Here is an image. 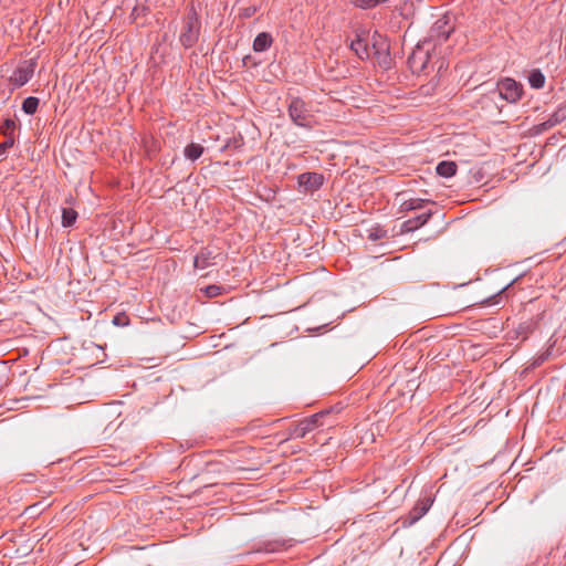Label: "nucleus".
Masks as SVG:
<instances>
[{
  "label": "nucleus",
  "mask_w": 566,
  "mask_h": 566,
  "mask_svg": "<svg viewBox=\"0 0 566 566\" xmlns=\"http://www.w3.org/2000/svg\"><path fill=\"white\" fill-rule=\"evenodd\" d=\"M433 50L430 41H423L412 50L408 57V65L413 74H427L430 69H433L432 59L436 57V54H432Z\"/></svg>",
  "instance_id": "obj_1"
},
{
  "label": "nucleus",
  "mask_w": 566,
  "mask_h": 566,
  "mask_svg": "<svg viewBox=\"0 0 566 566\" xmlns=\"http://www.w3.org/2000/svg\"><path fill=\"white\" fill-rule=\"evenodd\" d=\"M201 23L197 11L191 7L186 13L182 21V29L179 41L184 48H192L199 40Z\"/></svg>",
  "instance_id": "obj_2"
},
{
  "label": "nucleus",
  "mask_w": 566,
  "mask_h": 566,
  "mask_svg": "<svg viewBox=\"0 0 566 566\" xmlns=\"http://www.w3.org/2000/svg\"><path fill=\"white\" fill-rule=\"evenodd\" d=\"M287 112L291 120L295 125L308 129L313 127L314 116L311 114L307 104L300 97H293L291 99Z\"/></svg>",
  "instance_id": "obj_3"
},
{
  "label": "nucleus",
  "mask_w": 566,
  "mask_h": 566,
  "mask_svg": "<svg viewBox=\"0 0 566 566\" xmlns=\"http://www.w3.org/2000/svg\"><path fill=\"white\" fill-rule=\"evenodd\" d=\"M331 415V410H323L308 418L301 420L289 428V438H304L305 434L317 427L324 426V419Z\"/></svg>",
  "instance_id": "obj_4"
},
{
  "label": "nucleus",
  "mask_w": 566,
  "mask_h": 566,
  "mask_svg": "<svg viewBox=\"0 0 566 566\" xmlns=\"http://www.w3.org/2000/svg\"><path fill=\"white\" fill-rule=\"evenodd\" d=\"M500 96L510 103L517 102L523 94V87L513 78H504L497 84Z\"/></svg>",
  "instance_id": "obj_5"
},
{
  "label": "nucleus",
  "mask_w": 566,
  "mask_h": 566,
  "mask_svg": "<svg viewBox=\"0 0 566 566\" xmlns=\"http://www.w3.org/2000/svg\"><path fill=\"white\" fill-rule=\"evenodd\" d=\"M36 63L33 60L24 61L13 72L10 81L17 87H21L27 84L34 74Z\"/></svg>",
  "instance_id": "obj_6"
},
{
  "label": "nucleus",
  "mask_w": 566,
  "mask_h": 566,
  "mask_svg": "<svg viewBox=\"0 0 566 566\" xmlns=\"http://www.w3.org/2000/svg\"><path fill=\"white\" fill-rule=\"evenodd\" d=\"M452 31L453 28L449 24L447 17L438 19L430 29V38L428 41L434 46V43L444 42Z\"/></svg>",
  "instance_id": "obj_7"
},
{
  "label": "nucleus",
  "mask_w": 566,
  "mask_h": 566,
  "mask_svg": "<svg viewBox=\"0 0 566 566\" xmlns=\"http://www.w3.org/2000/svg\"><path fill=\"white\" fill-rule=\"evenodd\" d=\"M350 49L360 60L370 59L374 54L379 53L376 49V43L370 46L367 40L360 36H357L356 40L352 41Z\"/></svg>",
  "instance_id": "obj_8"
},
{
  "label": "nucleus",
  "mask_w": 566,
  "mask_h": 566,
  "mask_svg": "<svg viewBox=\"0 0 566 566\" xmlns=\"http://www.w3.org/2000/svg\"><path fill=\"white\" fill-rule=\"evenodd\" d=\"M432 504V500L429 496H424L419 499L412 510L409 512L407 520L403 522L406 524L408 522L409 525L419 521L430 509Z\"/></svg>",
  "instance_id": "obj_9"
},
{
  "label": "nucleus",
  "mask_w": 566,
  "mask_h": 566,
  "mask_svg": "<svg viewBox=\"0 0 566 566\" xmlns=\"http://www.w3.org/2000/svg\"><path fill=\"white\" fill-rule=\"evenodd\" d=\"M218 255H213L212 251L209 249H202L193 260V265L196 269H207L208 266L216 265V259Z\"/></svg>",
  "instance_id": "obj_10"
},
{
  "label": "nucleus",
  "mask_w": 566,
  "mask_h": 566,
  "mask_svg": "<svg viewBox=\"0 0 566 566\" xmlns=\"http://www.w3.org/2000/svg\"><path fill=\"white\" fill-rule=\"evenodd\" d=\"M324 181V177L317 172H305L300 175L298 182L301 186H304L306 189H318Z\"/></svg>",
  "instance_id": "obj_11"
},
{
  "label": "nucleus",
  "mask_w": 566,
  "mask_h": 566,
  "mask_svg": "<svg viewBox=\"0 0 566 566\" xmlns=\"http://www.w3.org/2000/svg\"><path fill=\"white\" fill-rule=\"evenodd\" d=\"M432 213L429 211L427 213H422L420 216H417L416 218L409 219L405 221L401 226L402 232H412L420 227L424 226L428 220L431 218Z\"/></svg>",
  "instance_id": "obj_12"
},
{
  "label": "nucleus",
  "mask_w": 566,
  "mask_h": 566,
  "mask_svg": "<svg viewBox=\"0 0 566 566\" xmlns=\"http://www.w3.org/2000/svg\"><path fill=\"white\" fill-rule=\"evenodd\" d=\"M273 38L268 32L259 33L253 41L254 52H264L271 48Z\"/></svg>",
  "instance_id": "obj_13"
},
{
  "label": "nucleus",
  "mask_w": 566,
  "mask_h": 566,
  "mask_svg": "<svg viewBox=\"0 0 566 566\" xmlns=\"http://www.w3.org/2000/svg\"><path fill=\"white\" fill-rule=\"evenodd\" d=\"M458 166L454 161H441L437 166V174L441 177L450 178L455 175Z\"/></svg>",
  "instance_id": "obj_14"
},
{
  "label": "nucleus",
  "mask_w": 566,
  "mask_h": 566,
  "mask_svg": "<svg viewBox=\"0 0 566 566\" xmlns=\"http://www.w3.org/2000/svg\"><path fill=\"white\" fill-rule=\"evenodd\" d=\"M427 202H428V200H426V199L411 198V199H408V200H405V201L401 202L400 211L401 212H408V211H412V210H418V209L423 208V206Z\"/></svg>",
  "instance_id": "obj_15"
},
{
  "label": "nucleus",
  "mask_w": 566,
  "mask_h": 566,
  "mask_svg": "<svg viewBox=\"0 0 566 566\" xmlns=\"http://www.w3.org/2000/svg\"><path fill=\"white\" fill-rule=\"evenodd\" d=\"M185 157L189 160H197L203 154V147L199 144L191 143L184 150Z\"/></svg>",
  "instance_id": "obj_16"
},
{
  "label": "nucleus",
  "mask_w": 566,
  "mask_h": 566,
  "mask_svg": "<svg viewBox=\"0 0 566 566\" xmlns=\"http://www.w3.org/2000/svg\"><path fill=\"white\" fill-rule=\"evenodd\" d=\"M77 219V212L73 208L64 207L62 209V226L72 227Z\"/></svg>",
  "instance_id": "obj_17"
},
{
  "label": "nucleus",
  "mask_w": 566,
  "mask_h": 566,
  "mask_svg": "<svg viewBox=\"0 0 566 566\" xmlns=\"http://www.w3.org/2000/svg\"><path fill=\"white\" fill-rule=\"evenodd\" d=\"M528 83L533 88H542L545 85V76L539 70H533L528 75Z\"/></svg>",
  "instance_id": "obj_18"
},
{
  "label": "nucleus",
  "mask_w": 566,
  "mask_h": 566,
  "mask_svg": "<svg viewBox=\"0 0 566 566\" xmlns=\"http://www.w3.org/2000/svg\"><path fill=\"white\" fill-rule=\"evenodd\" d=\"M39 103L38 97L29 96L22 103V111L28 115H33L38 111Z\"/></svg>",
  "instance_id": "obj_19"
},
{
  "label": "nucleus",
  "mask_w": 566,
  "mask_h": 566,
  "mask_svg": "<svg viewBox=\"0 0 566 566\" xmlns=\"http://www.w3.org/2000/svg\"><path fill=\"white\" fill-rule=\"evenodd\" d=\"M15 128H17L15 120L12 118H6L2 123V125L0 126V132L6 137H9V136L14 137L13 134H14Z\"/></svg>",
  "instance_id": "obj_20"
},
{
  "label": "nucleus",
  "mask_w": 566,
  "mask_h": 566,
  "mask_svg": "<svg viewBox=\"0 0 566 566\" xmlns=\"http://www.w3.org/2000/svg\"><path fill=\"white\" fill-rule=\"evenodd\" d=\"M564 116L559 115V112L554 113L551 117L542 124L543 129H548L557 125L563 120Z\"/></svg>",
  "instance_id": "obj_21"
},
{
  "label": "nucleus",
  "mask_w": 566,
  "mask_h": 566,
  "mask_svg": "<svg viewBox=\"0 0 566 566\" xmlns=\"http://www.w3.org/2000/svg\"><path fill=\"white\" fill-rule=\"evenodd\" d=\"M222 287L219 285H209L202 290L207 297H216L221 294Z\"/></svg>",
  "instance_id": "obj_22"
},
{
  "label": "nucleus",
  "mask_w": 566,
  "mask_h": 566,
  "mask_svg": "<svg viewBox=\"0 0 566 566\" xmlns=\"http://www.w3.org/2000/svg\"><path fill=\"white\" fill-rule=\"evenodd\" d=\"M113 324L116 326H126L129 324V318L125 313H119L114 316Z\"/></svg>",
  "instance_id": "obj_23"
},
{
  "label": "nucleus",
  "mask_w": 566,
  "mask_h": 566,
  "mask_svg": "<svg viewBox=\"0 0 566 566\" xmlns=\"http://www.w3.org/2000/svg\"><path fill=\"white\" fill-rule=\"evenodd\" d=\"M14 145V137H6V140L0 144V155L6 154V151Z\"/></svg>",
  "instance_id": "obj_24"
},
{
  "label": "nucleus",
  "mask_w": 566,
  "mask_h": 566,
  "mask_svg": "<svg viewBox=\"0 0 566 566\" xmlns=\"http://www.w3.org/2000/svg\"><path fill=\"white\" fill-rule=\"evenodd\" d=\"M386 232L384 230H375L369 233V239L376 241L378 239L384 238Z\"/></svg>",
  "instance_id": "obj_25"
}]
</instances>
